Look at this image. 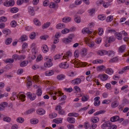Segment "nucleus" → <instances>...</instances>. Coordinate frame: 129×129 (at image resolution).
Segmentation results:
<instances>
[{"mask_svg": "<svg viewBox=\"0 0 129 129\" xmlns=\"http://www.w3.org/2000/svg\"><path fill=\"white\" fill-rule=\"evenodd\" d=\"M24 93L23 92H20L18 94L15 92L12 93V98H13L14 100H15L16 98L18 99L19 100H21L23 102L25 100V96L24 94Z\"/></svg>", "mask_w": 129, "mask_h": 129, "instance_id": "f257e3e1", "label": "nucleus"}, {"mask_svg": "<svg viewBox=\"0 0 129 129\" xmlns=\"http://www.w3.org/2000/svg\"><path fill=\"white\" fill-rule=\"evenodd\" d=\"M115 38L113 36L109 37H106L105 41V46L106 47H108L110 46V43L115 40Z\"/></svg>", "mask_w": 129, "mask_h": 129, "instance_id": "f03ea898", "label": "nucleus"}, {"mask_svg": "<svg viewBox=\"0 0 129 129\" xmlns=\"http://www.w3.org/2000/svg\"><path fill=\"white\" fill-rule=\"evenodd\" d=\"M55 110L58 111V113L60 114L63 115L65 114L64 111L62 109L61 107L60 106H57L55 108Z\"/></svg>", "mask_w": 129, "mask_h": 129, "instance_id": "7ed1b4c3", "label": "nucleus"}, {"mask_svg": "<svg viewBox=\"0 0 129 129\" xmlns=\"http://www.w3.org/2000/svg\"><path fill=\"white\" fill-rule=\"evenodd\" d=\"M26 95L29 98L30 100L33 101L36 98V95L35 94H32L30 92H28L26 93Z\"/></svg>", "mask_w": 129, "mask_h": 129, "instance_id": "20e7f679", "label": "nucleus"}, {"mask_svg": "<svg viewBox=\"0 0 129 129\" xmlns=\"http://www.w3.org/2000/svg\"><path fill=\"white\" fill-rule=\"evenodd\" d=\"M46 59L47 60V62L45 63L44 66L47 67H51L53 64L51 62L52 60L50 59H48L47 58H46Z\"/></svg>", "mask_w": 129, "mask_h": 129, "instance_id": "39448f33", "label": "nucleus"}, {"mask_svg": "<svg viewBox=\"0 0 129 129\" xmlns=\"http://www.w3.org/2000/svg\"><path fill=\"white\" fill-rule=\"evenodd\" d=\"M111 122L109 121H105L102 125H101V128L103 129H105L106 127H109L110 126Z\"/></svg>", "mask_w": 129, "mask_h": 129, "instance_id": "423d86ee", "label": "nucleus"}, {"mask_svg": "<svg viewBox=\"0 0 129 129\" xmlns=\"http://www.w3.org/2000/svg\"><path fill=\"white\" fill-rule=\"evenodd\" d=\"M112 2L111 0L109 1L108 2L104 3V1H100L99 2V3L100 4H103V6L105 8L108 7L109 5V3Z\"/></svg>", "mask_w": 129, "mask_h": 129, "instance_id": "0eeeda50", "label": "nucleus"}, {"mask_svg": "<svg viewBox=\"0 0 129 129\" xmlns=\"http://www.w3.org/2000/svg\"><path fill=\"white\" fill-rule=\"evenodd\" d=\"M72 55V52L70 51H68L66 53V54H65L64 56H63V59H66L67 60L68 59H68L69 57H71Z\"/></svg>", "mask_w": 129, "mask_h": 129, "instance_id": "6e6552de", "label": "nucleus"}, {"mask_svg": "<svg viewBox=\"0 0 129 129\" xmlns=\"http://www.w3.org/2000/svg\"><path fill=\"white\" fill-rule=\"evenodd\" d=\"M59 66L60 68L67 69L69 67V65L68 64H67V61H66L64 62H62L60 63Z\"/></svg>", "mask_w": 129, "mask_h": 129, "instance_id": "1a4fd4ad", "label": "nucleus"}, {"mask_svg": "<svg viewBox=\"0 0 129 129\" xmlns=\"http://www.w3.org/2000/svg\"><path fill=\"white\" fill-rule=\"evenodd\" d=\"M8 105V103L7 102H4L0 104V111H2L5 108L7 107Z\"/></svg>", "mask_w": 129, "mask_h": 129, "instance_id": "9d476101", "label": "nucleus"}, {"mask_svg": "<svg viewBox=\"0 0 129 129\" xmlns=\"http://www.w3.org/2000/svg\"><path fill=\"white\" fill-rule=\"evenodd\" d=\"M81 80L80 78H77L72 81V83L74 84H78L81 82Z\"/></svg>", "mask_w": 129, "mask_h": 129, "instance_id": "9b49d317", "label": "nucleus"}, {"mask_svg": "<svg viewBox=\"0 0 129 129\" xmlns=\"http://www.w3.org/2000/svg\"><path fill=\"white\" fill-rule=\"evenodd\" d=\"M86 43L87 45L90 47H92L94 46V42L93 41H91L88 39H86Z\"/></svg>", "mask_w": 129, "mask_h": 129, "instance_id": "f8f14e48", "label": "nucleus"}, {"mask_svg": "<svg viewBox=\"0 0 129 129\" xmlns=\"http://www.w3.org/2000/svg\"><path fill=\"white\" fill-rule=\"evenodd\" d=\"M36 112L37 114L40 115H43L45 113V110L42 109H37Z\"/></svg>", "mask_w": 129, "mask_h": 129, "instance_id": "ddd939ff", "label": "nucleus"}, {"mask_svg": "<svg viewBox=\"0 0 129 129\" xmlns=\"http://www.w3.org/2000/svg\"><path fill=\"white\" fill-rule=\"evenodd\" d=\"M82 33L83 34L86 33L89 34H90L92 32L91 31L89 30V28H84L82 30Z\"/></svg>", "mask_w": 129, "mask_h": 129, "instance_id": "4468645a", "label": "nucleus"}, {"mask_svg": "<svg viewBox=\"0 0 129 129\" xmlns=\"http://www.w3.org/2000/svg\"><path fill=\"white\" fill-rule=\"evenodd\" d=\"M125 48V45H122L119 48L118 51L119 53H122L124 51Z\"/></svg>", "mask_w": 129, "mask_h": 129, "instance_id": "2eb2a0df", "label": "nucleus"}, {"mask_svg": "<svg viewBox=\"0 0 129 129\" xmlns=\"http://www.w3.org/2000/svg\"><path fill=\"white\" fill-rule=\"evenodd\" d=\"M99 77L102 80H106L108 78V76L106 74L100 75L99 76Z\"/></svg>", "mask_w": 129, "mask_h": 129, "instance_id": "dca6fc26", "label": "nucleus"}, {"mask_svg": "<svg viewBox=\"0 0 129 129\" xmlns=\"http://www.w3.org/2000/svg\"><path fill=\"white\" fill-rule=\"evenodd\" d=\"M119 119L118 116H115L111 118L110 121L112 122H114L118 121Z\"/></svg>", "mask_w": 129, "mask_h": 129, "instance_id": "f3484780", "label": "nucleus"}, {"mask_svg": "<svg viewBox=\"0 0 129 129\" xmlns=\"http://www.w3.org/2000/svg\"><path fill=\"white\" fill-rule=\"evenodd\" d=\"M35 108H30L27 110L24 113V114L26 115L29 114L31 113L35 112Z\"/></svg>", "mask_w": 129, "mask_h": 129, "instance_id": "a211bd4d", "label": "nucleus"}, {"mask_svg": "<svg viewBox=\"0 0 129 129\" xmlns=\"http://www.w3.org/2000/svg\"><path fill=\"white\" fill-rule=\"evenodd\" d=\"M54 73V71L52 70H50L46 71L45 74L46 76H49L53 75Z\"/></svg>", "mask_w": 129, "mask_h": 129, "instance_id": "6ab92c4d", "label": "nucleus"}, {"mask_svg": "<svg viewBox=\"0 0 129 129\" xmlns=\"http://www.w3.org/2000/svg\"><path fill=\"white\" fill-rule=\"evenodd\" d=\"M67 121L71 123H74L75 121V119L72 117H68L67 119Z\"/></svg>", "mask_w": 129, "mask_h": 129, "instance_id": "aec40b11", "label": "nucleus"}, {"mask_svg": "<svg viewBox=\"0 0 129 129\" xmlns=\"http://www.w3.org/2000/svg\"><path fill=\"white\" fill-rule=\"evenodd\" d=\"M105 68L106 67L104 65H102L97 66L96 67V70L98 71H102L104 70Z\"/></svg>", "mask_w": 129, "mask_h": 129, "instance_id": "412c9836", "label": "nucleus"}, {"mask_svg": "<svg viewBox=\"0 0 129 129\" xmlns=\"http://www.w3.org/2000/svg\"><path fill=\"white\" fill-rule=\"evenodd\" d=\"M97 54L98 55L101 56L105 55L107 54V51L104 50L98 51Z\"/></svg>", "mask_w": 129, "mask_h": 129, "instance_id": "4be33fe9", "label": "nucleus"}, {"mask_svg": "<svg viewBox=\"0 0 129 129\" xmlns=\"http://www.w3.org/2000/svg\"><path fill=\"white\" fill-rule=\"evenodd\" d=\"M42 50L44 53H46L47 52L48 50V48L47 45H43L42 47Z\"/></svg>", "mask_w": 129, "mask_h": 129, "instance_id": "5701e85b", "label": "nucleus"}, {"mask_svg": "<svg viewBox=\"0 0 129 129\" xmlns=\"http://www.w3.org/2000/svg\"><path fill=\"white\" fill-rule=\"evenodd\" d=\"M27 39V37L25 35H23L19 39V41L21 42H23L26 40Z\"/></svg>", "mask_w": 129, "mask_h": 129, "instance_id": "b1692460", "label": "nucleus"}, {"mask_svg": "<svg viewBox=\"0 0 129 129\" xmlns=\"http://www.w3.org/2000/svg\"><path fill=\"white\" fill-rule=\"evenodd\" d=\"M28 8V12L30 14L32 15H34L35 14V13L33 8L30 6Z\"/></svg>", "mask_w": 129, "mask_h": 129, "instance_id": "393cba45", "label": "nucleus"}, {"mask_svg": "<svg viewBox=\"0 0 129 129\" xmlns=\"http://www.w3.org/2000/svg\"><path fill=\"white\" fill-rule=\"evenodd\" d=\"M65 27L64 24L63 23H60L57 24L56 26V28L58 29H62Z\"/></svg>", "mask_w": 129, "mask_h": 129, "instance_id": "a878e982", "label": "nucleus"}, {"mask_svg": "<svg viewBox=\"0 0 129 129\" xmlns=\"http://www.w3.org/2000/svg\"><path fill=\"white\" fill-rule=\"evenodd\" d=\"M2 32L3 34H6V36H7L11 33L10 30L8 29L5 28L2 31Z\"/></svg>", "mask_w": 129, "mask_h": 129, "instance_id": "bb28decb", "label": "nucleus"}, {"mask_svg": "<svg viewBox=\"0 0 129 129\" xmlns=\"http://www.w3.org/2000/svg\"><path fill=\"white\" fill-rule=\"evenodd\" d=\"M71 20V18L70 17H66L63 18L62 19V21L63 22H68L70 21Z\"/></svg>", "mask_w": 129, "mask_h": 129, "instance_id": "cd10ccee", "label": "nucleus"}, {"mask_svg": "<svg viewBox=\"0 0 129 129\" xmlns=\"http://www.w3.org/2000/svg\"><path fill=\"white\" fill-rule=\"evenodd\" d=\"M74 19L75 22L78 23H79L81 21L80 17L77 15L74 16Z\"/></svg>", "mask_w": 129, "mask_h": 129, "instance_id": "c85d7f7f", "label": "nucleus"}, {"mask_svg": "<svg viewBox=\"0 0 129 129\" xmlns=\"http://www.w3.org/2000/svg\"><path fill=\"white\" fill-rule=\"evenodd\" d=\"M105 72L107 74L111 75L113 73V70L111 68H108L105 71Z\"/></svg>", "mask_w": 129, "mask_h": 129, "instance_id": "c756f323", "label": "nucleus"}, {"mask_svg": "<svg viewBox=\"0 0 129 129\" xmlns=\"http://www.w3.org/2000/svg\"><path fill=\"white\" fill-rule=\"evenodd\" d=\"M35 24L37 26H40L41 25V24L39 20L37 18L35 19L34 20Z\"/></svg>", "mask_w": 129, "mask_h": 129, "instance_id": "7c9ffc66", "label": "nucleus"}, {"mask_svg": "<svg viewBox=\"0 0 129 129\" xmlns=\"http://www.w3.org/2000/svg\"><path fill=\"white\" fill-rule=\"evenodd\" d=\"M115 36L116 38L119 40H121L122 38L121 35L120 34L118 33H115Z\"/></svg>", "mask_w": 129, "mask_h": 129, "instance_id": "2f4dec72", "label": "nucleus"}, {"mask_svg": "<svg viewBox=\"0 0 129 129\" xmlns=\"http://www.w3.org/2000/svg\"><path fill=\"white\" fill-rule=\"evenodd\" d=\"M65 77V75L63 74L59 75L57 77V79L59 80H62L64 79Z\"/></svg>", "mask_w": 129, "mask_h": 129, "instance_id": "473e14b6", "label": "nucleus"}, {"mask_svg": "<svg viewBox=\"0 0 129 129\" xmlns=\"http://www.w3.org/2000/svg\"><path fill=\"white\" fill-rule=\"evenodd\" d=\"M12 41V39L11 38H8L6 40L5 43L7 45H9L11 44Z\"/></svg>", "mask_w": 129, "mask_h": 129, "instance_id": "72a5a7b5", "label": "nucleus"}, {"mask_svg": "<svg viewBox=\"0 0 129 129\" xmlns=\"http://www.w3.org/2000/svg\"><path fill=\"white\" fill-rule=\"evenodd\" d=\"M81 54L82 56H84L87 54V50L86 49L83 48L82 49L81 52Z\"/></svg>", "mask_w": 129, "mask_h": 129, "instance_id": "f704fd0d", "label": "nucleus"}, {"mask_svg": "<svg viewBox=\"0 0 129 129\" xmlns=\"http://www.w3.org/2000/svg\"><path fill=\"white\" fill-rule=\"evenodd\" d=\"M51 24L50 22H47L45 23L43 25L42 28L43 29L49 27Z\"/></svg>", "mask_w": 129, "mask_h": 129, "instance_id": "c9c22d12", "label": "nucleus"}, {"mask_svg": "<svg viewBox=\"0 0 129 129\" xmlns=\"http://www.w3.org/2000/svg\"><path fill=\"white\" fill-rule=\"evenodd\" d=\"M38 120L36 118L32 119L30 120L31 123L33 124H36L38 123Z\"/></svg>", "mask_w": 129, "mask_h": 129, "instance_id": "e433bc0d", "label": "nucleus"}, {"mask_svg": "<svg viewBox=\"0 0 129 129\" xmlns=\"http://www.w3.org/2000/svg\"><path fill=\"white\" fill-rule=\"evenodd\" d=\"M31 48H32V52L37 51V48L35 47V44L33 43L31 46Z\"/></svg>", "mask_w": 129, "mask_h": 129, "instance_id": "4c0bfd02", "label": "nucleus"}, {"mask_svg": "<svg viewBox=\"0 0 129 129\" xmlns=\"http://www.w3.org/2000/svg\"><path fill=\"white\" fill-rule=\"evenodd\" d=\"M105 112H106V111L104 110H100V111H99L95 113H94V116H96V115H98L100 114H102L104 113Z\"/></svg>", "mask_w": 129, "mask_h": 129, "instance_id": "58836bf2", "label": "nucleus"}, {"mask_svg": "<svg viewBox=\"0 0 129 129\" xmlns=\"http://www.w3.org/2000/svg\"><path fill=\"white\" fill-rule=\"evenodd\" d=\"M63 41L64 43L66 44H68L72 42L71 39H69V38H64Z\"/></svg>", "mask_w": 129, "mask_h": 129, "instance_id": "ea45409f", "label": "nucleus"}, {"mask_svg": "<svg viewBox=\"0 0 129 129\" xmlns=\"http://www.w3.org/2000/svg\"><path fill=\"white\" fill-rule=\"evenodd\" d=\"M103 62V61L102 60L100 59L96 60L93 61V64L96 63H102Z\"/></svg>", "mask_w": 129, "mask_h": 129, "instance_id": "a19ab883", "label": "nucleus"}, {"mask_svg": "<svg viewBox=\"0 0 129 129\" xmlns=\"http://www.w3.org/2000/svg\"><path fill=\"white\" fill-rule=\"evenodd\" d=\"M57 116V114L55 113H53L49 115V117L51 118H54L56 117Z\"/></svg>", "mask_w": 129, "mask_h": 129, "instance_id": "79ce46f5", "label": "nucleus"}, {"mask_svg": "<svg viewBox=\"0 0 129 129\" xmlns=\"http://www.w3.org/2000/svg\"><path fill=\"white\" fill-rule=\"evenodd\" d=\"M118 59L117 57H114L110 60L109 61L111 62H117L118 61Z\"/></svg>", "mask_w": 129, "mask_h": 129, "instance_id": "37998d69", "label": "nucleus"}, {"mask_svg": "<svg viewBox=\"0 0 129 129\" xmlns=\"http://www.w3.org/2000/svg\"><path fill=\"white\" fill-rule=\"evenodd\" d=\"M7 18L5 17L2 16L0 18V22H5L7 21Z\"/></svg>", "mask_w": 129, "mask_h": 129, "instance_id": "c03bdc74", "label": "nucleus"}, {"mask_svg": "<svg viewBox=\"0 0 129 129\" xmlns=\"http://www.w3.org/2000/svg\"><path fill=\"white\" fill-rule=\"evenodd\" d=\"M107 54L109 56H114V52L113 51H107Z\"/></svg>", "mask_w": 129, "mask_h": 129, "instance_id": "a18cd8bd", "label": "nucleus"}, {"mask_svg": "<svg viewBox=\"0 0 129 129\" xmlns=\"http://www.w3.org/2000/svg\"><path fill=\"white\" fill-rule=\"evenodd\" d=\"M69 116H73L75 117H77L79 116V114L75 113H69L68 115Z\"/></svg>", "mask_w": 129, "mask_h": 129, "instance_id": "49530a36", "label": "nucleus"}, {"mask_svg": "<svg viewBox=\"0 0 129 129\" xmlns=\"http://www.w3.org/2000/svg\"><path fill=\"white\" fill-rule=\"evenodd\" d=\"M113 19V17L112 16H110L107 17L106 20L107 22H110Z\"/></svg>", "mask_w": 129, "mask_h": 129, "instance_id": "de8ad7c7", "label": "nucleus"}, {"mask_svg": "<svg viewBox=\"0 0 129 129\" xmlns=\"http://www.w3.org/2000/svg\"><path fill=\"white\" fill-rule=\"evenodd\" d=\"M18 10V8H13L11 9L10 11L12 13H16L17 12Z\"/></svg>", "mask_w": 129, "mask_h": 129, "instance_id": "09e8293b", "label": "nucleus"}, {"mask_svg": "<svg viewBox=\"0 0 129 129\" xmlns=\"http://www.w3.org/2000/svg\"><path fill=\"white\" fill-rule=\"evenodd\" d=\"M17 25L16 22L14 20L12 21L10 23V25L12 27H15Z\"/></svg>", "mask_w": 129, "mask_h": 129, "instance_id": "8fccbe9b", "label": "nucleus"}, {"mask_svg": "<svg viewBox=\"0 0 129 129\" xmlns=\"http://www.w3.org/2000/svg\"><path fill=\"white\" fill-rule=\"evenodd\" d=\"M42 91L41 89L39 88L38 89L37 91V94L38 96H40L42 94Z\"/></svg>", "mask_w": 129, "mask_h": 129, "instance_id": "3c124183", "label": "nucleus"}, {"mask_svg": "<svg viewBox=\"0 0 129 129\" xmlns=\"http://www.w3.org/2000/svg\"><path fill=\"white\" fill-rule=\"evenodd\" d=\"M98 34L100 36H102L103 34L104 31L102 28H100L98 29Z\"/></svg>", "mask_w": 129, "mask_h": 129, "instance_id": "603ef678", "label": "nucleus"}, {"mask_svg": "<svg viewBox=\"0 0 129 129\" xmlns=\"http://www.w3.org/2000/svg\"><path fill=\"white\" fill-rule=\"evenodd\" d=\"M32 52V56L31 57V58L32 59L34 60L36 58V56L37 55V51L36 52Z\"/></svg>", "mask_w": 129, "mask_h": 129, "instance_id": "864d4df0", "label": "nucleus"}, {"mask_svg": "<svg viewBox=\"0 0 129 129\" xmlns=\"http://www.w3.org/2000/svg\"><path fill=\"white\" fill-rule=\"evenodd\" d=\"M53 121L55 123L57 124L60 123H61L62 122V121L61 119H59L58 118H56L54 119L53 120Z\"/></svg>", "mask_w": 129, "mask_h": 129, "instance_id": "5fc2aeb1", "label": "nucleus"}, {"mask_svg": "<svg viewBox=\"0 0 129 129\" xmlns=\"http://www.w3.org/2000/svg\"><path fill=\"white\" fill-rule=\"evenodd\" d=\"M99 120V118L98 117H94L91 120V121L93 123H96Z\"/></svg>", "mask_w": 129, "mask_h": 129, "instance_id": "6e6d98bb", "label": "nucleus"}, {"mask_svg": "<svg viewBox=\"0 0 129 129\" xmlns=\"http://www.w3.org/2000/svg\"><path fill=\"white\" fill-rule=\"evenodd\" d=\"M110 125L108 128V129H116L117 128L116 125L114 124L112 125L111 122Z\"/></svg>", "mask_w": 129, "mask_h": 129, "instance_id": "4d7b16f0", "label": "nucleus"}, {"mask_svg": "<svg viewBox=\"0 0 129 129\" xmlns=\"http://www.w3.org/2000/svg\"><path fill=\"white\" fill-rule=\"evenodd\" d=\"M98 19L101 20H103L105 19L106 17L104 15H100L98 16Z\"/></svg>", "mask_w": 129, "mask_h": 129, "instance_id": "13d9d810", "label": "nucleus"}, {"mask_svg": "<svg viewBox=\"0 0 129 129\" xmlns=\"http://www.w3.org/2000/svg\"><path fill=\"white\" fill-rule=\"evenodd\" d=\"M17 121L18 122L22 123L24 121V119L22 117H19L17 119Z\"/></svg>", "mask_w": 129, "mask_h": 129, "instance_id": "bf43d9fd", "label": "nucleus"}, {"mask_svg": "<svg viewBox=\"0 0 129 129\" xmlns=\"http://www.w3.org/2000/svg\"><path fill=\"white\" fill-rule=\"evenodd\" d=\"M86 64V63H83L82 62H79L78 61H76L75 63V64L77 65L78 66L82 65H83V66L84 67H85L86 66V64Z\"/></svg>", "mask_w": 129, "mask_h": 129, "instance_id": "052dcab7", "label": "nucleus"}, {"mask_svg": "<svg viewBox=\"0 0 129 129\" xmlns=\"http://www.w3.org/2000/svg\"><path fill=\"white\" fill-rule=\"evenodd\" d=\"M36 35L35 33L34 32L31 33L30 36V39H34Z\"/></svg>", "mask_w": 129, "mask_h": 129, "instance_id": "680f3d73", "label": "nucleus"}, {"mask_svg": "<svg viewBox=\"0 0 129 129\" xmlns=\"http://www.w3.org/2000/svg\"><path fill=\"white\" fill-rule=\"evenodd\" d=\"M70 31V30L68 29L65 28L61 31V33L63 34H66Z\"/></svg>", "mask_w": 129, "mask_h": 129, "instance_id": "e2e57ef3", "label": "nucleus"}, {"mask_svg": "<svg viewBox=\"0 0 129 129\" xmlns=\"http://www.w3.org/2000/svg\"><path fill=\"white\" fill-rule=\"evenodd\" d=\"M62 57V55L59 54H56L55 55L54 57V60H56Z\"/></svg>", "mask_w": 129, "mask_h": 129, "instance_id": "0e129e2a", "label": "nucleus"}, {"mask_svg": "<svg viewBox=\"0 0 129 129\" xmlns=\"http://www.w3.org/2000/svg\"><path fill=\"white\" fill-rule=\"evenodd\" d=\"M3 120L5 121H6L7 122H9L11 120V118L8 117H5L3 118Z\"/></svg>", "mask_w": 129, "mask_h": 129, "instance_id": "69168bd1", "label": "nucleus"}, {"mask_svg": "<svg viewBox=\"0 0 129 129\" xmlns=\"http://www.w3.org/2000/svg\"><path fill=\"white\" fill-rule=\"evenodd\" d=\"M27 64L26 61L24 60L20 63V66L21 67H24L26 66Z\"/></svg>", "mask_w": 129, "mask_h": 129, "instance_id": "338daca9", "label": "nucleus"}, {"mask_svg": "<svg viewBox=\"0 0 129 129\" xmlns=\"http://www.w3.org/2000/svg\"><path fill=\"white\" fill-rule=\"evenodd\" d=\"M9 6H13L14 4V1L13 0H10L9 1Z\"/></svg>", "mask_w": 129, "mask_h": 129, "instance_id": "774afa93", "label": "nucleus"}]
</instances>
